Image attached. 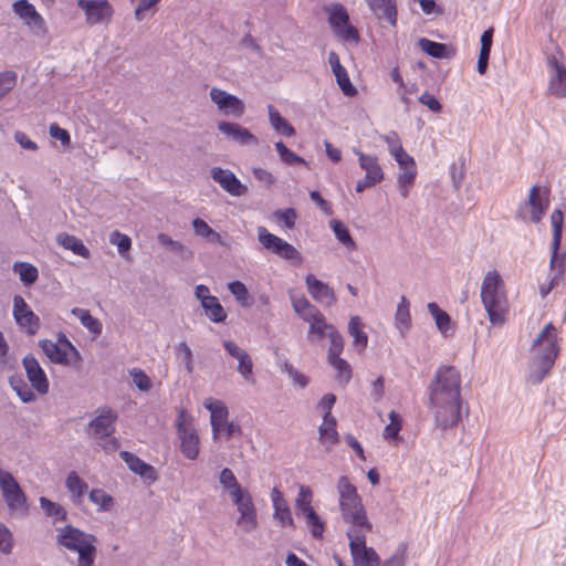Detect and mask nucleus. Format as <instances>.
I'll list each match as a JSON object with an SVG mask.
<instances>
[{
    "mask_svg": "<svg viewBox=\"0 0 566 566\" xmlns=\"http://www.w3.org/2000/svg\"><path fill=\"white\" fill-rule=\"evenodd\" d=\"M366 2L378 19L386 20L391 25H396L397 8L394 0H366Z\"/></svg>",
    "mask_w": 566,
    "mask_h": 566,
    "instance_id": "obj_30",
    "label": "nucleus"
},
{
    "mask_svg": "<svg viewBox=\"0 0 566 566\" xmlns=\"http://www.w3.org/2000/svg\"><path fill=\"white\" fill-rule=\"evenodd\" d=\"M329 226L339 243L348 250L356 249V243L353 240L348 228L342 221L334 219L329 222Z\"/></svg>",
    "mask_w": 566,
    "mask_h": 566,
    "instance_id": "obj_41",
    "label": "nucleus"
},
{
    "mask_svg": "<svg viewBox=\"0 0 566 566\" xmlns=\"http://www.w3.org/2000/svg\"><path fill=\"white\" fill-rule=\"evenodd\" d=\"M196 235L207 239L211 243H221V235L216 232L205 220L196 218L192 221Z\"/></svg>",
    "mask_w": 566,
    "mask_h": 566,
    "instance_id": "obj_47",
    "label": "nucleus"
},
{
    "mask_svg": "<svg viewBox=\"0 0 566 566\" xmlns=\"http://www.w3.org/2000/svg\"><path fill=\"white\" fill-rule=\"evenodd\" d=\"M336 490L338 494L339 511H344L345 509L361 502V497L359 496L356 486L345 475L338 479Z\"/></svg>",
    "mask_w": 566,
    "mask_h": 566,
    "instance_id": "obj_25",
    "label": "nucleus"
},
{
    "mask_svg": "<svg viewBox=\"0 0 566 566\" xmlns=\"http://www.w3.org/2000/svg\"><path fill=\"white\" fill-rule=\"evenodd\" d=\"M9 384L23 402H33L36 399L35 394L21 378L11 377Z\"/></svg>",
    "mask_w": 566,
    "mask_h": 566,
    "instance_id": "obj_53",
    "label": "nucleus"
},
{
    "mask_svg": "<svg viewBox=\"0 0 566 566\" xmlns=\"http://www.w3.org/2000/svg\"><path fill=\"white\" fill-rule=\"evenodd\" d=\"M410 303L406 296H401L395 313V326L403 338L411 327Z\"/></svg>",
    "mask_w": 566,
    "mask_h": 566,
    "instance_id": "obj_33",
    "label": "nucleus"
},
{
    "mask_svg": "<svg viewBox=\"0 0 566 566\" xmlns=\"http://www.w3.org/2000/svg\"><path fill=\"white\" fill-rule=\"evenodd\" d=\"M419 48L428 55L437 59L448 57V46L443 43L434 42L426 38H421L418 42Z\"/></svg>",
    "mask_w": 566,
    "mask_h": 566,
    "instance_id": "obj_48",
    "label": "nucleus"
},
{
    "mask_svg": "<svg viewBox=\"0 0 566 566\" xmlns=\"http://www.w3.org/2000/svg\"><path fill=\"white\" fill-rule=\"evenodd\" d=\"M109 242L113 245H116V248L120 254L126 253L132 247L130 238L127 234L120 233L117 230H115L111 233Z\"/></svg>",
    "mask_w": 566,
    "mask_h": 566,
    "instance_id": "obj_62",
    "label": "nucleus"
},
{
    "mask_svg": "<svg viewBox=\"0 0 566 566\" xmlns=\"http://www.w3.org/2000/svg\"><path fill=\"white\" fill-rule=\"evenodd\" d=\"M201 306L213 323H221L227 318V313L216 296L203 302Z\"/></svg>",
    "mask_w": 566,
    "mask_h": 566,
    "instance_id": "obj_49",
    "label": "nucleus"
},
{
    "mask_svg": "<svg viewBox=\"0 0 566 566\" xmlns=\"http://www.w3.org/2000/svg\"><path fill=\"white\" fill-rule=\"evenodd\" d=\"M401 172L397 177V184H413L417 168L415 159L406 151L395 157Z\"/></svg>",
    "mask_w": 566,
    "mask_h": 566,
    "instance_id": "obj_32",
    "label": "nucleus"
},
{
    "mask_svg": "<svg viewBox=\"0 0 566 566\" xmlns=\"http://www.w3.org/2000/svg\"><path fill=\"white\" fill-rule=\"evenodd\" d=\"M493 34L494 30L493 28H489L485 30L481 35V49L478 60V72L479 74L483 75L489 65V59H490V52L493 43Z\"/></svg>",
    "mask_w": 566,
    "mask_h": 566,
    "instance_id": "obj_35",
    "label": "nucleus"
},
{
    "mask_svg": "<svg viewBox=\"0 0 566 566\" xmlns=\"http://www.w3.org/2000/svg\"><path fill=\"white\" fill-rule=\"evenodd\" d=\"M22 365L32 388L40 395L48 394L50 388L49 380L38 359L33 355H27L22 359Z\"/></svg>",
    "mask_w": 566,
    "mask_h": 566,
    "instance_id": "obj_20",
    "label": "nucleus"
},
{
    "mask_svg": "<svg viewBox=\"0 0 566 566\" xmlns=\"http://www.w3.org/2000/svg\"><path fill=\"white\" fill-rule=\"evenodd\" d=\"M328 23L335 35L348 43L357 44L360 40L358 30L349 23V14L340 3H331L325 7Z\"/></svg>",
    "mask_w": 566,
    "mask_h": 566,
    "instance_id": "obj_7",
    "label": "nucleus"
},
{
    "mask_svg": "<svg viewBox=\"0 0 566 566\" xmlns=\"http://www.w3.org/2000/svg\"><path fill=\"white\" fill-rule=\"evenodd\" d=\"M340 514L344 522L349 524V527L346 531V536L371 532L373 525L367 518L363 501L354 506H349L344 511H340Z\"/></svg>",
    "mask_w": 566,
    "mask_h": 566,
    "instance_id": "obj_16",
    "label": "nucleus"
},
{
    "mask_svg": "<svg viewBox=\"0 0 566 566\" xmlns=\"http://www.w3.org/2000/svg\"><path fill=\"white\" fill-rule=\"evenodd\" d=\"M13 317L18 326L27 334L33 336L40 328V318L30 308L28 303L21 295L13 297Z\"/></svg>",
    "mask_w": 566,
    "mask_h": 566,
    "instance_id": "obj_15",
    "label": "nucleus"
},
{
    "mask_svg": "<svg viewBox=\"0 0 566 566\" xmlns=\"http://www.w3.org/2000/svg\"><path fill=\"white\" fill-rule=\"evenodd\" d=\"M12 270L25 286L34 284L39 277L38 269L28 262H15Z\"/></svg>",
    "mask_w": 566,
    "mask_h": 566,
    "instance_id": "obj_39",
    "label": "nucleus"
},
{
    "mask_svg": "<svg viewBox=\"0 0 566 566\" xmlns=\"http://www.w3.org/2000/svg\"><path fill=\"white\" fill-rule=\"evenodd\" d=\"M556 342V328L548 323L533 343L535 357L533 360L534 371L531 375L532 382L539 384L553 367L558 354Z\"/></svg>",
    "mask_w": 566,
    "mask_h": 566,
    "instance_id": "obj_3",
    "label": "nucleus"
},
{
    "mask_svg": "<svg viewBox=\"0 0 566 566\" xmlns=\"http://www.w3.org/2000/svg\"><path fill=\"white\" fill-rule=\"evenodd\" d=\"M275 149L279 154L280 159L289 166H297V165H306V160L293 153L291 149L286 147L283 142L275 143Z\"/></svg>",
    "mask_w": 566,
    "mask_h": 566,
    "instance_id": "obj_51",
    "label": "nucleus"
},
{
    "mask_svg": "<svg viewBox=\"0 0 566 566\" xmlns=\"http://www.w3.org/2000/svg\"><path fill=\"white\" fill-rule=\"evenodd\" d=\"M336 77V82L346 96H355L357 94L356 87L352 84L347 71L345 67L339 69V71L333 72Z\"/></svg>",
    "mask_w": 566,
    "mask_h": 566,
    "instance_id": "obj_56",
    "label": "nucleus"
},
{
    "mask_svg": "<svg viewBox=\"0 0 566 566\" xmlns=\"http://www.w3.org/2000/svg\"><path fill=\"white\" fill-rule=\"evenodd\" d=\"M203 406L207 410L210 411L212 438L216 441L221 436L226 423H228V408L221 400L214 398H207L203 402Z\"/></svg>",
    "mask_w": 566,
    "mask_h": 566,
    "instance_id": "obj_21",
    "label": "nucleus"
},
{
    "mask_svg": "<svg viewBox=\"0 0 566 566\" xmlns=\"http://www.w3.org/2000/svg\"><path fill=\"white\" fill-rule=\"evenodd\" d=\"M281 370L290 377L294 386L305 388L308 385V377L294 368L290 363L285 361L281 366Z\"/></svg>",
    "mask_w": 566,
    "mask_h": 566,
    "instance_id": "obj_59",
    "label": "nucleus"
},
{
    "mask_svg": "<svg viewBox=\"0 0 566 566\" xmlns=\"http://www.w3.org/2000/svg\"><path fill=\"white\" fill-rule=\"evenodd\" d=\"M65 486L71 493V497L74 503H80L88 489L87 483L74 471L69 473Z\"/></svg>",
    "mask_w": 566,
    "mask_h": 566,
    "instance_id": "obj_36",
    "label": "nucleus"
},
{
    "mask_svg": "<svg viewBox=\"0 0 566 566\" xmlns=\"http://www.w3.org/2000/svg\"><path fill=\"white\" fill-rule=\"evenodd\" d=\"M328 363L336 370V373H337L336 377L340 384H347L350 380L352 368L345 359H343L340 357H336L334 359H329Z\"/></svg>",
    "mask_w": 566,
    "mask_h": 566,
    "instance_id": "obj_55",
    "label": "nucleus"
},
{
    "mask_svg": "<svg viewBox=\"0 0 566 566\" xmlns=\"http://www.w3.org/2000/svg\"><path fill=\"white\" fill-rule=\"evenodd\" d=\"M211 179L217 182L224 191L233 197H241L248 192V187L243 185L237 176L229 169L213 167L210 170Z\"/></svg>",
    "mask_w": 566,
    "mask_h": 566,
    "instance_id": "obj_18",
    "label": "nucleus"
},
{
    "mask_svg": "<svg viewBox=\"0 0 566 566\" xmlns=\"http://www.w3.org/2000/svg\"><path fill=\"white\" fill-rule=\"evenodd\" d=\"M310 329L307 334V338L313 342L316 339H322L325 336H327V333L335 329V327L332 324H328L324 317H318L316 321L308 323Z\"/></svg>",
    "mask_w": 566,
    "mask_h": 566,
    "instance_id": "obj_46",
    "label": "nucleus"
},
{
    "mask_svg": "<svg viewBox=\"0 0 566 566\" xmlns=\"http://www.w3.org/2000/svg\"><path fill=\"white\" fill-rule=\"evenodd\" d=\"M428 311L430 315L433 317L436 325L438 329L443 334L447 335L450 329L451 318L447 312L441 310L437 303H429L428 304Z\"/></svg>",
    "mask_w": 566,
    "mask_h": 566,
    "instance_id": "obj_42",
    "label": "nucleus"
},
{
    "mask_svg": "<svg viewBox=\"0 0 566 566\" xmlns=\"http://www.w3.org/2000/svg\"><path fill=\"white\" fill-rule=\"evenodd\" d=\"M389 419L390 423L384 429V438L396 439L401 430V418L396 411H390Z\"/></svg>",
    "mask_w": 566,
    "mask_h": 566,
    "instance_id": "obj_60",
    "label": "nucleus"
},
{
    "mask_svg": "<svg viewBox=\"0 0 566 566\" xmlns=\"http://www.w3.org/2000/svg\"><path fill=\"white\" fill-rule=\"evenodd\" d=\"M12 10L34 35L45 34V21L31 2L28 0H17L12 3Z\"/></svg>",
    "mask_w": 566,
    "mask_h": 566,
    "instance_id": "obj_12",
    "label": "nucleus"
},
{
    "mask_svg": "<svg viewBox=\"0 0 566 566\" xmlns=\"http://www.w3.org/2000/svg\"><path fill=\"white\" fill-rule=\"evenodd\" d=\"M382 139L388 146L389 154L395 158L400 154L405 153V149L401 145V140L396 132H389Z\"/></svg>",
    "mask_w": 566,
    "mask_h": 566,
    "instance_id": "obj_63",
    "label": "nucleus"
},
{
    "mask_svg": "<svg viewBox=\"0 0 566 566\" xmlns=\"http://www.w3.org/2000/svg\"><path fill=\"white\" fill-rule=\"evenodd\" d=\"M90 501L98 506V511L108 512L114 505V499L104 490L93 489L88 494Z\"/></svg>",
    "mask_w": 566,
    "mask_h": 566,
    "instance_id": "obj_50",
    "label": "nucleus"
},
{
    "mask_svg": "<svg viewBox=\"0 0 566 566\" xmlns=\"http://www.w3.org/2000/svg\"><path fill=\"white\" fill-rule=\"evenodd\" d=\"M231 500L239 514L235 521L237 526L244 533H252L258 528L259 523L256 507L251 493L245 489L238 494H233Z\"/></svg>",
    "mask_w": 566,
    "mask_h": 566,
    "instance_id": "obj_8",
    "label": "nucleus"
},
{
    "mask_svg": "<svg viewBox=\"0 0 566 566\" xmlns=\"http://www.w3.org/2000/svg\"><path fill=\"white\" fill-rule=\"evenodd\" d=\"M258 240L264 249L284 260H301L300 252L292 244L269 232L264 227L258 228Z\"/></svg>",
    "mask_w": 566,
    "mask_h": 566,
    "instance_id": "obj_10",
    "label": "nucleus"
},
{
    "mask_svg": "<svg viewBox=\"0 0 566 566\" xmlns=\"http://www.w3.org/2000/svg\"><path fill=\"white\" fill-rule=\"evenodd\" d=\"M210 99L216 104L218 111L227 116L240 118L245 111L243 101L221 88L212 87L209 93Z\"/></svg>",
    "mask_w": 566,
    "mask_h": 566,
    "instance_id": "obj_14",
    "label": "nucleus"
},
{
    "mask_svg": "<svg viewBox=\"0 0 566 566\" xmlns=\"http://www.w3.org/2000/svg\"><path fill=\"white\" fill-rule=\"evenodd\" d=\"M56 241L60 245L66 250H71L74 254L85 259L90 258V250L78 238L67 233H60L56 235Z\"/></svg>",
    "mask_w": 566,
    "mask_h": 566,
    "instance_id": "obj_37",
    "label": "nucleus"
},
{
    "mask_svg": "<svg viewBox=\"0 0 566 566\" xmlns=\"http://www.w3.org/2000/svg\"><path fill=\"white\" fill-rule=\"evenodd\" d=\"M269 122L271 127L280 135L285 137L295 136V128L283 117L280 112L273 106H268Z\"/></svg>",
    "mask_w": 566,
    "mask_h": 566,
    "instance_id": "obj_34",
    "label": "nucleus"
},
{
    "mask_svg": "<svg viewBox=\"0 0 566 566\" xmlns=\"http://www.w3.org/2000/svg\"><path fill=\"white\" fill-rule=\"evenodd\" d=\"M481 300L492 325L504 324L509 312V303L504 282L496 270L489 271L484 275L481 285Z\"/></svg>",
    "mask_w": 566,
    "mask_h": 566,
    "instance_id": "obj_2",
    "label": "nucleus"
},
{
    "mask_svg": "<svg viewBox=\"0 0 566 566\" xmlns=\"http://www.w3.org/2000/svg\"><path fill=\"white\" fill-rule=\"evenodd\" d=\"M228 290L234 298L244 307L252 305V300L247 286L240 281H233L228 284Z\"/></svg>",
    "mask_w": 566,
    "mask_h": 566,
    "instance_id": "obj_54",
    "label": "nucleus"
},
{
    "mask_svg": "<svg viewBox=\"0 0 566 566\" xmlns=\"http://www.w3.org/2000/svg\"><path fill=\"white\" fill-rule=\"evenodd\" d=\"M218 129L230 140L241 146H256L259 138L238 123L219 122Z\"/></svg>",
    "mask_w": 566,
    "mask_h": 566,
    "instance_id": "obj_22",
    "label": "nucleus"
},
{
    "mask_svg": "<svg viewBox=\"0 0 566 566\" xmlns=\"http://www.w3.org/2000/svg\"><path fill=\"white\" fill-rule=\"evenodd\" d=\"M176 356L177 359L180 360L181 364H184L187 373L192 374L195 369L192 363V350L190 349L186 342H180L176 346Z\"/></svg>",
    "mask_w": 566,
    "mask_h": 566,
    "instance_id": "obj_58",
    "label": "nucleus"
},
{
    "mask_svg": "<svg viewBox=\"0 0 566 566\" xmlns=\"http://www.w3.org/2000/svg\"><path fill=\"white\" fill-rule=\"evenodd\" d=\"M429 401L437 427L442 430L455 427L461 411V375L453 366L436 370L429 386Z\"/></svg>",
    "mask_w": 566,
    "mask_h": 566,
    "instance_id": "obj_1",
    "label": "nucleus"
},
{
    "mask_svg": "<svg viewBox=\"0 0 566 566\" xmlns=\"http://www.w3.org/2000/svg\"><path fill=\"white\" fill-rule=\"evenodd\" d=\"M72 314L75 315L92 334L99 335L102 333L101 322L93 317L87 310L75 307L72 310Z\"/></svg>",
    "mask_w": 566,
    "mask_h": 566,
    "instance_id": "obj_43",
    "label": "nucleus"
},
{
    "mask_svg": "<svg viewBox=\"0 0 566 566\" xmlns=\"http://www.w3.org/2000/svg\"><path fill=\"white\" fill-rule=\"evenodd\" d=\"M39 503L46 516L53 517L55 521H64L66 518V511L60 504L44 496L40 497Z\"/></svg>",
    "mask_w": 566,
    "mask_h": 566,
    "instance_id": "obj_52",
    "label": "nucleus"
},
{
    "mask_svg": "<svg viewBox=\"0 0 566 566\" xmlns=\"http://www.w3.org/2000/svg\"><path fill=\"white\" fill-rule=\"evenodd\" d=\"M313 492L310 486L300 485L298 494L295 500V513L298 517L313 510L312 507Z\"/></svg>",
    "mask_w": 566,
    "mask_h": 566,
    "instance_id": "obj_40",
    "label": "nucleus"
},
{
    "mask_svg": "<svg viewBox=\"0 0 566 566\" xmlns=\"http://www.w3.org/2000/svg\"><path fill=\"white\" fill-rule=\"evenodd\" d=\"M271 500L274 509V518L283 526H294L291 510L279 489L274 488L271 492Z\"/></svg>",
    "mask_w": 566,
    "mask_h": 566,
    "instance_id": "obj_28",
    "label": "nucleus"
},
{
    "mask_svg": "<svg viewBox=\"0 0 566 566\" xmlns=\"http://www.w3.org/2000/svg\"><path fill=\"white\" fill-rule=\"evenodd\" d=\"M353 151L358 157L359 167L365 171V177L376 185L381 182L385 175L378 158L374 155H366L357 148H354Z\"/></svg>",
    "mask_w": 566,
    "mask_h": 566,
    "instance_id": "obj_26",
    "label": "nucleus"
},
{
    "mask_svg": "<svg viewBox=\"0 0 566 566\" xmlns=\"http://www.w3.org/2000/svg\"><path fill=\"white\" fill-rule=\"evenodd\" d=\"M0 490L8 510L18 516H27L29 513L28 499L14 479L12 473L0 469Z\"/></svg>",
    "mask_w": 566,
    "mask_h": 566,
    "instance_id": "obj_6",
    "label": "nucleus"
},
{
    "mask_svg": "<svg viewBox=\"0 0 566 566\" xmlns=\"http://www.w3.org/2000/svg\"><path fill=\"white\" fill-rule=\"evenodd\" d=\"M364 324L359 316H353L348 323V333L353 337V344L358 350H364L368 344V336L364 332Z\"/></svg>",
    "mask_w": 566,
    "mask_h": 566,
    "instance_id": "obj_38",
    "label": "nucleus"
},
{
    "mask_svg": "<svg viewBox=\"0 0 566 566\" xmlns=\"http://www.w3.org/2000/svg\"><path fill=\"white\" fill-rule=\"evenodd\" d=\"M553 238H552V255L549 260V269L554 271L548 285L553 289L557 287L563 281L565 272V256L559 255L562 244L564 214L560 209H555L551 216Z\"/></svg>",
    "mask_w": 566,
    "mask_h": 566,
    "instance_id": "obj_5",
    "label": "nucleus"
},
{
    "mask_svg": "<svg viewBox=\"0 0 566 566\" xmlns=\"http://www.w3.org/2000/svg\"><path fill=\"white\" fill-rule=\"evenodd\" d=\"M367 533L347 536L354 566H379L380 558L373 547L366 545Z\"/></svg>",
    "mask_w": 566,
    "mask_h": 566,
    "instance_id": "obj_11",
    "label": "nucleus"
},
{
    "mask_svg": "<svg viewBox=\"0 0 566 566\" xmlns=\"http://www.w3.org/2000/svg\"><path fill=\"white\" fill-rule=\"evenodd\" d=\"M77 6L84 11L85 21L90 25L108 23L114 14L108 0H77Z\"/></svg>",
    "mask_w": 566,
    "mask_h": 566,
    "instance_id": "obj_13",
    "label": "nucleus"
},
{
    "mask_svg": "<svg viewBox=\"0 0 566 566\" xmlns=\"http://www.w3.org/2000/svg\"><path fill=\"white\" fill-rule=\"evenodd\" d=\"M274 217L282 221L287 229H292L295 226L297 214L293 208H287L285 210H276Z\"/></svg>",
    "mask_w": 566,
    "mask_h": 566,
    "instance_id": "obj_64",
    "label": "nucleus"
},
{
    "mask_svg": "<svg viewBox=\"0 0 566 566\" xmlns=\"http://www.w3.org/2000/svg\"><path fill=\"white\" fill-rule=\"evenodd\" d=\"M39 345H40L41 349L43 350V353L45 354V356L53 364L70 366L77 361L71 355L69 348L61 347L59 344H56L53 340L43 339V340H40Z\"/></svg>",
    "mask_w": 566,
    "mask_h": 566,
    "instance_id": "obj_24",
    "label": "nucleus"
},
{
    "mask_svg": "<svg viewBox=\"0 0 566 566\" xmlns=\"http://www.w3.org/2000/svg\"><path fill=\"white\" fill-rule=\"evenodd\" d=\"M548 74L547 93L557 97H566V66L562 63L558 53H552L546 59Z\"/></svg>",
    "mask_w": 566,
    "mask_h": 566,
    "instance_id": "obj_9",
    "label": "nucleus"
},
{
    "mask_svg": "<svg viewBox=\"0 0 566 566\" xmlns=\"http://www.w3.org/2000/svg\"><path fill=\"white\" fill-rule=\"evenodd\" d=\"M327 337L331 342L327 355V359L329 360L340 356L344 349V338L336 328L327 333Z\"/></svg>",
    "mask_w": 566,
    "mask_h": 566,
    "instance_id": "obj_57",
    "label": "nucleus"
},
{
    "mask_svg": "<svg viewBox=\"0 0 566 566\" xmlns=\"http://www.w3.org/2000/svg\"><path fill=\"white\" fill-rule=\"evenodd\" d=\"M17 84V73L4 71L0 73V99L3 98Z\"/></svg>",
    "mask_w": 566,
    "mask_h": 566,
    "instance_id": "obj_61",
    "label": "nucleus"
},
{
    "mask_svg": "<svg viewBox=\"0 0 566 566\" xmlns=\"http://www.w3.org/2000/svg\"><path fill=\"white\" fill-rule=\"evenodd\" d=\"M219 482L223 486V489L229 493L230 497L233 496V494H238L245 490V488L241 486L235 475L229 468L222 469L219 475Z\"/></svg>",
    "mask_w": 566,
    "mask_h": 566,
    "instance_id": "obj_45",
    "label": "nucleus"
},
{
    "mask_svg": "<svg viewBox=\"0 0 566 566\" xmlns=\"http://www.w3.org/2000/svg\"><path fill=\"white\" fill-rule=\"evenodd\" d=\"M336 426L337 421L335 418H326L323 419V422L318 427V439L326 451H331L339 442Z\"/></svg>",
    "mask_w": 566,
    "mask_h": 566,
    "instance_id": "obj_29",
    "label": "nucleus"
},
{
    "mask_svg": "<svg viewBox=\"0 0 566 566\" xmlns=\"http://www.w3.org/2000/svg\"><path fill=\"white\" fill-rule=\"evenodd\" d=\"M56 542L64 548L78 554L77 566H95L96 537L74 526L57 528Z\"/></svg>",
    "mask_w": 566,
    "mask_h": 566,
    "instance_id": "obj_4",
    "label": "nucleus"
},
{
    "mask_svg": "<svg viewBox=\"0 0 566 566\" xmlns=\"http://www.w3.org/2000/svg\"><path fill=\"white\" fill-rule=\"evenodd\" d=\"M119 455L130 471L151 482L156 480L155 469L150 464L128 451H122Z\"/></svg>",
    "mask_w": 566,
    "mask_h": 566,
    "instance_id": "obj_27",
    "label": "nucleus"
},
{
    "mask_svg": "<svg viewBox=\"0 0 566 566\" xmlns=\"http://www.w3.org/2000/svg\"><path fill=\"white\" fill-rule=\"evenodd\" d=\"M178 437L180 439V451L189 460H195L199 455V437L195 429L184 422L182 415L177 422Z\"/></svg>",
    "mask_w": 566,
    "mask_h": 566,
    "instance_id": "obj_19",
    "label": "nucleus"
},
{
    "mask_svg": "<svg viewBox=\"0 0 566 566\" xmlns=\"http://www.w3.org/2000/svg\"><path fill=\"white\" fill-rule=\"evenodd\" d=\"M305 283L310 295L316 302L325 306H332L337 302L334 290L313 274L306 275Z\"/></svg>",
    "mask_w": 566,
    "mask_h": 566,
    "instance_id": "obj_23",
    "label": "nucleus"
},
{
    "mask_svg": "<svg viewBox=\"0 0 566 566\" xmlns=\"http://www.w3.org/2000/svg\"><path fill=\"white\" fill-rule=\"evenodd\" d=\"M117 413L111 408H104L91 420L86 428V433L94 439H104L111 437L115 431Z\"/></svg>",
    "mask_w": 566,
    "mask_h": 566,
    "instance_id": "obj_17",
    "label": "nucleus"
},
{
    "mask_svg": "<svg viewBox=\"0 0 566 566\" xmlns=\"http://www.w3.org/2000/svg\"><path fill=\"white\" fill-rule=\"evenodd\" d=\"M541 188L538 186H533L530 190L527 205L531 207V220L534 223H538L548 207V200L543 198L541 195Z\"/></svg>",
    "mask_w": 566,
    "mask_h": 566,
    "instance_id": "obj_31",
    "label": "nucleus"
},
{
    "mask_svg": "<svg viewBox=\"0 0 566 566\" xmlns=\"http://www.w3.org/2000/svg\"><path fill=\"white\" fill-rule=\"evenodd\" d=\"M301 517L305 520L306 526L310 528L311 535L314 538H323V534L325 532V522L319 517V515L315 512L314 509L308 511Z\"/></svg>",
    "mask_w": 566,
    "mask_h": 566,
    "instance_id": "obj_44",
    "label": "nucleus"
}]
</instances>
